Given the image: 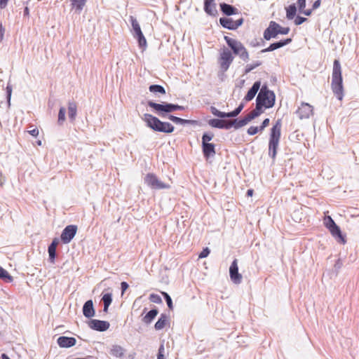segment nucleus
<instances>
[{
    "label": "nucleus",
    "mask_w": 359,
    "mask_h": 359,
    "mask_svg": "<svg viewBox=\"0 0 359 359\" xmlns=\"http://www.w3.org/2000/svg\"><path fill=\"white\" fill-rule=\"evenodd\" d=\"M332 90L338 100H341L344 97V87L341 76V67L339 60H335L333 63L332 74Z\"/></svg>",
    "instance_id": "f257e3e1"
},
{
    "label": "nucleus",
    "mask_w": 359,
    "mask_h": 359,
    "mask_svg": "<svg viewBox=\"0 0 359 359\" xmlns=\"http://www.w3.org/2000/svg\"><path fill=\"white\" fill-rule=\"evenodd\" d=\"M281 119H278L271 129L269 142V156L275 161L281 136Z\"/></svg>",
    "instance_id": "f03ea898"
},
{
    "label": "nucleus",
    "mask_w": 359,
    "mask_h": 359,
    "mask_svg": "<svg viewBox=\"0 0 359 359\" xmlns=\"http://www.w3.org/2000/svg\"><path fill=\"white\" fill-rule=\"evenodd\" d=\"M142 118L146 123L147 126L154 131L165 133H171L174 131L175 127L171 123L161 121L150 114H144Z\"/></svg>",
    "instance_id": "7ed1b4c3"
},
{
    "label": "nucleus",
    "mask_w": 359,
    "mask_h": 359,
    "mask_svg": "<svg viewBox=\"0 0 359 359\" xmlns=\"http://www.w3.org/2000/svg\"><path fill=\"white\" fill-rule=\"evenodd\" d=\"M275 93L268 89L266 85L262 86L256 99V104L261 107L271 108L275 104Z\"/></svg>",
    "instance_id": "20e7f679"
},
{
    "label": "nucleus",
    "mask_w": 359,
    "mask_h": 359,
    "mask_svg": "<svg viewBox=\"0 0 359 359\" xmlns=\"http://www.w3.org/2000/svg\"><path fill=\"white\" fill-rule=\"evenodd\" d=\"M149 107L154 109L155 112L161 117H165V114L173 112L176 110H184V107L178 104L163 102L162 104L156 103L153 101H148Z\"/></svg>",
    "instance_id": "39448f33"
},
{
    "label": "nucleus",
    "mask_w": 359,
    "mask_h": 359,
    "mask_svg": "<svg viewBox=\"0 0 359 359\" xmlns=\"http://www.w3.org/2000/svg\"><path fill=\"white\" fill-rule=\"evenodd\" d=\"M290 30L289 27H282L277 22L271 21L269 27L264 32V38L269 41L272 38H276L279 34H287Z\"/></svg>",
    "instance_id": "423d86ee"
},
{
    "label": "nucleus",
    "mask_w": 359,
    "mask_h": 359,
    "mask_svg": "<svg viewBox=\"0 0 359 359\" xmlns=\"http://www.w3.org/2000/svg\"><path fill=\"white\" fill-rule=\"evenodd\" d=\"M224 39L234 54L238 55L244 61H247L249 59V55L246 48L240 41L226 36H224Z\"/></svg>",
    "instance_id": "0eeeda50"
},
{
    "label": "nucleus",
    "mask_w": 359,
    "mask_h": 359,
    "mask_svg": "<svg viewBox=\"0 0 359 359\" xmlns=\"http://www.w3.org/2000/svg\"><path fill=\"white\" fill-rule=\"evenodd\" d=\"M130 20L133 27V36L137 40L139 46L145 48L147 47V40L141 30L139 22L133 16H130Z\"/></svg>",
    "instance_id": "6e6552de"
},
{
    "label": "nucleus",
    "mask_w": 359,
    "mask_h": 359,
    "mask_svg": "<svg viewBox=\"0 0 359 359\" xmlns=\"http://www.w3.org/2000/svg\"><path fill=\"white\" fill-rule=\"evenodd\" d=\"M144 182L153 189H169L170 185L161 182L156 175L148 173L144 177Z\"/></svg>",
    "instance_id": "1a4fd4ad"
},
{
    "label": "nucleus",
    "mask_w": 359,
    "mask_h": 359,
    "mask_svg": "<svg viewBox=\"0 0 359 359\" xmlns=\"http://www.w3.org/2000/svg\"><path fill=\"white\" fill-rule=\"evenodd\" d=\"M243 22V19L242 18L233 20L230 18H220L219 23L220 25L228 29L234 30L236 29L238 27H240Z\"/></svg>",
    "instance_id": "9d476101"
},
{
    "label": "nucleus",
    "mask_w": 359,
    "mask_h": 359,
    "mask_svg": "<svg viewBox=\"0 0 359 359\" xmlns=\"http://www.w3.org/2000/svg\"><path fill=\"white\" fill-rule=\"evenodd\" d=\"M77 231V226L76 225H68L62 231L60 238L62 241L67 244L75 236Z\"/></svg>",
    "instance_id": "9b49d317"
},
{
    "label": "nucleus",
    "mask_w": 359,
    "mask_h": 359,
    "mask_svg": "<svg viewBox=\"0 0 359 359\" xmlns=\"http://www.w3.org/2000/svg\"><path fill=\"white\" fill-rule=\"evenodd\" d=\"M229 276L232 282L240 284L242 282V275L238 272V260L235 259L229 267Z\"/></svg>",
    "instance_id": "f8f14e48"
},
{
    "label": "nucleus",
    "mask_w": 359,
    "mask_h": 359,
    "mask_svg": "<svg viewBox=\"0 0 359 359\" xmlns=\"http://www.w3.org/2000/svg\"><path fill=\"white\" fill-rule=\"evenodd\" d=\"M313 106L306 102H302L301 106L296 111V114L299 119H304L309 118L313 114Z\"/></svg>",
    "instance_id": "ddd939ff"
},
{
    "label": "nucleus",
    "mask_w": 359,
    "mask_h": 359,
    "mask_svg": "<svg viewBox=\"0 0 359 359\" xmlns=\"http://www.w3.org/2000/svg\"><path fill=\"white\" fill-rule=\"evenodd\" d=\"M220 60L221 68L224 71H226L229 69L231 63L233 62V57L231 51L229 49L225 48L221 53Z\"/></svg>",
    "instance_id": "4468645a"
},
{
    "label": "nucleus",
    "mask_w": 359,
    "mask_h": 359,
    "mask_svg": "<svg viewBox=\"0 0 359 359\" xmlns=\"http://www.w3.org/2000/svg\"><path fill=\"white\" fill-rule=\"evenodd\" d=\"M88 326L92 330L104 332L109 329L110 324L107 321L92 319L88 322Z\"/></svg>",
    "instance_id": "2eb2a0df"
},
{
    "label": "nucleus",
    "mask_w": 359,
    "mask_h": 359,
    "mask_svg": "<svg viewBox=\"0 0 359 359\" xmlns=\"http://www.w3.org/2000/svg\"><path fill=\"white\" fill-rule=\"evenodd\" d=\"M57 342L62 348H70L76 344V340L74 337L62 336L57 339Z\"/></svg>",
    "instance_id": "dca6fc26"
},
{
    "label": "nucleus",
    "mask_w": 359,
    "mask_h": 359,
    "mask_svg": "<svg viewBox=\"0 0 359 359\" xmlns=\"http://www.w3.org/2000/svg\"><path fill=\"white\" fill-rule=\"evenodd\" d=\"M83 314L87 318H90L95 316V309L93 302L91 299L86 301L83 306Z\"/></svg>",
    "instance_id": "f3484780"
},
{
    "label": "nucleus",
    "mask_w": 359,
    "mask_h": 359,
    "mask_svg": "<svg viewBox=\"0 0 359 359\" xmlns=\"http://www.w3.org/2000/svg\"><path fill=\"white\" fill-rule=\"evenodd\" d=\"M292 41L291 39H286L284 40H280L279 41L271 43L268 48L263 49L262 50V53L271 52L273 51L278 48H282L287 44H289Z\"/></svg>",
    "instance_id": "a211bd4d"
},
{
    "label": "nucleus",
    "mask_w": 359,
    "mask_h": 359,
    "mask_svg": "<svg viewBox=\"0 0 359 359\" xmlns=\"http://www.w3.org/2000/svg\"><path fill=\"white\" fill-rule=\"evenodd\" d=\"M261 83L260 81H256L254 83L252 86L250 88V89L248 90L247 95L245 96L244 100L246 102H249L252 100L257 93L258 92L259 88H260Z\"/></svg>",
    "instance_id": "6ab92c4d"
},
{
    "label": "nucleus",
    "mask_w": 359,
    "mask_h": 359,
    "mask_svg": "<svg viewBox=\"0 0 359 359\" xmlns=\"http://www.w3.org/2000/svg\"><path fill=\"white\" fill-rule=\"evenodd\" d=\"M202 149L203 155L206 158L215 154V145L212 143L202 144Z\"/></svg>",
    "instance_id": "aec40b11"
},
{
    "label": "nucleus",
    "mask_w": 359,
    "mask_h": 359,
    "mask_svg": "<svg viewBox=\"0 0 359 359\" xmlns=\"http://www.w3.org/2000/svg\"><path fill=\"white\" fill-rule=\"evenodd\" d=\"M204 11L210 15H215L217 13L215 0H205Z\"/></svg>",
    "instance_id": "412c9836"
},
{
    "label": "nucleus",
    "mask_w": 359,
    "mask_h": 359,
    "mask_svg": "<svg viewBox=\"0 0 359 359\" xmlns=\"http://www.w3.org/2000/svg\"><path fill=\"white\" fill-rule=\"evenodd\" d=\"M220 8L222 12L228 16L238 13V11L236 8L226 3L220 4Z\"/></svg>",
    "instance_id": "4be33fe9"
},
{
    "label": "nucleus",
    "mask_w": 359,
    "mask_h": 359,
    "mask_svg": "<svg viewBox=\"0 0 359 359\" xmlns=\"http://www.w3.org/2000/svg\"><path fill=\"white\" fill-rule=\"evenodd\" d=\"M329 231H330L332 236H334L336 239H338L339 241L341 242L342 243H346V240L342 235L339 226L335 224L334 226H332V228H330Z\"/></svg>",
    "instance_id": "5701e85b"
},
{
    "label": "nucleus",
    "mask_w": 359,
    "mask_h": 359,
    "mask_svg": "<svg viewBox=\"0 0 359 359\" xmlns=\"http://www.w3.org/2000/svg\"><path fill=\"white\" fill-rule=\"evenodd\" d=\"M113 356L121 358L124 355L125 349L119 345H113L109 351Z\"/></svg>",
    "instance_id": "b1692460"
},
{
    "label": "nucleus",
    "mask_w": 359,
    "mask_h": 359,
    "mask_svg": "<svg viewBox=\"0 0 359 359\" xmlns=\"http://www.w3.org/2000/svg\"><path fill=\"white\" fill-rule=\"evenodd\" d=\"M158 311L156 309H154L150 310L142 318L143 323L148 325L151 323V321L156 318L158 315Z\"/></svg>",
    "instance_id": "393cba45"
},
{
    "label": "nucleus",
    "mask_w": 359,
    "mask_h": 359,
    "mask_svg": "<svg viewBox=\"0 0 359 359\" xmlns=\"http://www.w3.org/2000/svg\"><path fill=\"white\" fill-rule=\"evenodd\" d=\"M168 318L166 314L162 313L161 315V317L158 318V320L154 325L155 329L156 330H161L163 328H164V327L165 326V325L168 323Z\"/></svg>",
    "instance_id": "a878e982"
},
{
    "label": "nucleus",
    "mask_w": 359,
    "mask_h": 359,
    "mask_svg": "<svg viewBox=\"0 0 359 359\" xmlns=\"http://www.w3.org/2000/svg\"><path fill=\"white\" fill-rule=\"evenodd\" d=\"M69 118L73 121L76 116V104L74 102H69L68 106Z\"/></svg>",
    "instance_id": "bb28decb"
},
{
    "label": "nucleus",
    "mask_w": 359,
    "mask_h": 359,
    "mask_svg": "<svg viewBox=\"0 0 359 359\" xmlns=\"http://www.w3.org/2000/svg\"><path fill=\"white\" fill-rule=\"evenodd\" d=\"M72 5L75 8L76 11L80 13L86 4V0H70Z\"/></svg>",
    "instance_id": "cd10ccee"
},
{
    "label": "nucleus",
    "mask_w": 359,
    "mask_h": 359,
    "mask_svg": "<svg viewBox=\"0 0 359 359\" xmlns=\"http://www.w3.org/2000/svg\"><path fill=\"white\" fill-rule=\"evenodd\" d=\"M297 13V7L294 4L290 5L286 8V17L288 20H292L294 18Z\"/></svg>",
    "instance_id": "c85d7f7f"
},
{
    "label": "nucleus",
    "mask_w": 359,
    "mask_h": 359,
    "mask_svg": "<svg viewBox=\"0 0 359 359\" xmlns=\"http://www.w3.org/2000/svg\"><path fill=\"white\" fill-rule=\"evenodd\" d=\"M262 112H263L262 109L256 104L255 109L254 110H252L251 112H250L246 116V117L248 118L249 121H251L252 119L259 116Z\"/></svg>",
    "instance_id": "c756f323"
},
{
    "label": "nucleus",
    "mask_w": 359,
    "mask_h": 359,
    "mask_svg": "<svg viewBox=\"0 0 359 359\" xmlns=\"http://www.w3.org/2000/svg\"><path fill=\"white\" fill-rule=\"evenodd\" d=\"M149 89L150 92L155 93V94H156V93H159V94H162V95L165 94V90L164 87L161 85H157V84L151 85L149 86Z\"/></svg>",
    "instance_id": "7c9ffc66"
},
{
    "label": "nucleus",
    "mask_w": 359,
    "mask_h": 359,
    "mask_svg": "<svg viewBox=\"0 0 359 359\" xmlns=\"http://www.w3.org/2000/svg\"><path fill=\"white\" fill-rule=\"evenodd\" d=\"M168 118L176 124L184 125V124L191 123L192 122V121H191V120L183 119V118H181L180 117H177V116H175L173 115H169L168 116Z\"/></svg>",
    "instance_id": "2f4dec72"
},
{
    "label": "nucleus",
    "mask_w": 359,
    "mask_h": 359,
    "mask_svg": "<svg viewBox=\"0 0 359 359\" xmlns=\"http://www.w3.org/2000/svg\"><path fill=\"white\" fill-rule=\"evenodd\" d=\"M224 121L222 119L212 118L208 121V124L212 128L223 129Z\"/></svg>",
    "instance_id": "473e14b6"
},
{
    "label": "nucleus",
    "mask_w": 359,
    "mask_h": 359,
    "mask_svg": "<svg viewBox=\"0 0 359 359\" xmlns=\"http://www.w3.org/2000/svg\"><path fill=\"white\" fill-rule=\"evenodd\" d=\"M233 122H234V128L238 129V128L247 125L250 121L248 119V118L246 116H245L243 118H242L241 120H238L236 118L233 119Z\"/></svg>",
    "instance_id": "72a5a7b5"
},
{
    "label": "nucleus",
    "mask_w": 359,
    "mask_h": 359,
    "mask_svg": "<svg viewBox=\"0 0 359 359\" xmlns=\"http://www.w3.org/2000/svg\"><path fill=\"white\" fill-rule=\"evenodd\" d=\"M233 122H234V128L238 129V128L247 125L250 121L248 119V118L246 116H245L243 118H242L241 120H238L236 118L233 119Z\"/></svg>",
    "instance_id": "f704fd0d"
},
{
    "label": "nucleus",
    "mask_w": 359,
    "mask_h": 359,
    "mask_svg": "<svg viewBox=\"0 0 359 359\" xmlns=\"http://www.w3.org/2000/svg\"><path fill=\"white\" fill-rule=\"evenodd\" d=\"M243 107L244 104L243 103L240 104L239 106L233 111L226 113V118L236 117L243 110Z\"/></svg>",
    "instance_id": "c9c22d12"
},
{
    "label": "nucleus",
    "mask_w": 359,
    "mask_h": 359,
    "mask_svg": "<svg viewBox=\"0 0 359 359\" xmlns=\"http://www.w3.org/2000/svg\"><path fill=\"white\" fill-rule=\"evenodd\" d=\"M0 278L6 280L7 282H11L13 277L9 275L8 271L0 266Z\"/></svg>",
    "instance_id": "e433bc0d"
},
{
    "label": "nucleus",
    "mask_w": 359,
    "mask_h": 359,
    "mask_svg": "<svg viewBox=\"0 0 359 359\" xmlns=\"http://www.w3.org/2000/svg\"><path fill=\"white\" fill-rule=\"evenodd\" d=\"M261 65H262V62L261 61H256V62H254L252 64L247 65L246 67H245V74H248L252 70H253L256 67L260 66Z\"/></svg>",
    "instance_id": "4c0bfd02"
},
{
    "label": "nucleus",
    "mask_w": 359,
    "mask_h": 359,
    "mask_svg": "<svg viewBox=\"0 0 359 359\" xmlns=\"http://www.w3.org/2000/svg\"><path fill=\"white\" fill-rule=\"evenodd\" d=\"M210 110L212 114L215 116H217L221 118H226V112L220 111L215 107H211Z\"/></svg>",
    "instance_id": "58836bf2"
},
{
    "label": "nucleus",
    "mask_w": 359,
    "mask_h": 359,
    "mask_svg": "<svg viewBox=\"0 0 359 359\" xmlns=\"http://www.w3.org/2000/svg\"><path fill=\"white\" fill-rule=\"evenodd\" d=\"M324 224L326 228L330 229V228H332V226H334L336 223L330 216H325L324 218Z\"/></svg>",
    "instance_id": "ea45409f"
},
{
    "label": "nucleus",
    "mask_w": 359,
    "mask_h": 359,
    "mask_svg": "<svg viewBox=\"0 0 359 359\" xmlns=\"http://www.w3.org/2000/svg\"><path fill=\"white\" fill-rule=\"evenodd\" d=\"M48 255H49V260L52 264L55 263V259L56 257V248H51L48 246Z\"/></svg>",
    "instance_id": "a19ab883"
},
{
    "label": "nucleus",
    "mask_w": 359,
    "mask_h": 359,
    "mask_svg": "<svg viewBox=\"0 0 359 359\" xmlns=\"http://www.w3.org/2000/svg\"><path fill=\"white\" fill-rule=\"evenodd\" d=\"M214 134L212 133H204L202 136V144L209 143L208 142L212 140Z\"/></svg>",
    "instance_id": "79ce46f5"
},
{
    "label": "nucleus",
    "mask_w": 359,
    "mask_h": 359,
    "mask_svg": "<svg viewBox=\"0 0 359 359\" xmlns=\"http://www.w3.org/2000/svg\"><path fill=\"white\" fill-rule=\"evenodd\" d=\"M65 113H66L65 108L63 107H61L59 110L58 120H57L58 123L60 125L62 124V123L65 120Z\"/></svg>",
    "instance_id": "37998d69"
},
{
    "label": "nucleus",
    "mask_w": 359,
    "mask_h": 359,
    "mask_svg": "<svg viewBox=\"0 0 359 359\" xmlns=\"http://www.w3.org/2000/svg\"><path fill=\"white\" fill-rule=\"evenodd\" d=\"M102 301L103 302L104 305H110L112 302V294L111 293H106L102 296Z\"/></svg>",
    "instance_id": "c03bdc74"
},
{
    "label": "nucleus",
    "mask_w": 359,
    "mask_h": 359,
    "mask_svg": "<svg viewBox=\"0 0 359 359\" xmlns=\"http://www.w3.org/2000/svg\"><path fill=\"white\" fill-rule=\"evenodd\" d=\"M170 309H173L172 301L170 296L165 292H161Z\"/></svg>",
    "instance_id": "a18cd8bd"
},
{
    "label": "nucleus",
    "mask_w": 359,
    "mask_h": 359,
    "mask_svg": "<svg viewBox=\"0 0 359 359\" xmlns=\"http://www.w3.org/2000/svg\"><path fill=\"white\" fill-rule=\"evenodd\" d=\"M149 299L151 302L156 303V304H160L162 302V299H161V297L156 294H150Z\"/></svg>",
    "instance_id": "49530a36"
},
{
    "label": "nucleus",
    "mask_w": 359,
    "mask_h": 359,
    "mask_svg": "<svg viewBox=\"0 0 359 359\" xmlns=\"http://www.w3.org/2000/svg\"><path fill=\"white\" fill-rule=\"evenodd\" d=\"M164 353H165V347H164L163 344H162L159 346L157 358L158 359H165V358L164 356Z\"/></svg>",
    "instance_id": "de8ad7c7"
},
{
    "label": "nucleus",
    "mask_w": 359,
    "mask_h": 359,
    "mask_svg": "<svg viewBox=\"0 0 359 359\" xmlns=\"http://www.w3.org/2000/svg\"><path fill=\"white\" fill-rule=\"evenodd\" d=\"M259 130V127H257V126H250L248 129V134L250 135H254L255 134H257Z\"/></svg>",
    "instance_id": "09e8293b"
},
{
    "label": "nucleus",
    "mask_w": 359,
    "mask_h": 359,
    "mask_svg": "<svg viewBox=\"0 0 359 359\" xmlns=\"http://www.w3.org/2000/svg\"><path fill=\"white\" fill-rule=\"evenodd\" d=\"M307 20V18L302 17V16H297V18L294 20V24L296 25H300L303 22H306Z\"/></svg>",
    "instance_id": "8fccbe9b"
},
{
    "label": "nucleus",
    "mask_w": 359,
    "mask_h": 359,
    "mask_svg": "<svg viewBox=\"0 0 359 359\" xmlns=\"http://www.w3.org/2000/svg\"><path fill=\"white\" fill-rule=\"evenodd\" d=\"M231 127H234V122L233 120L229 121H224L223 123V129H230Z\"/></svg>",
    "instance_id": "3c124183"
},
{
    "label": "nucleus",
    "mask_w": 359,
    "mask_h": 359,
    "mask_svg": "<svg viewBox=\"0 0 359 359\" xmlns=\"http://www.w3.org/2000/svg\"><path fill=\"white\" fill-rule=\"evenodd\" d=\"M297 4L299 12H303V10L306 7V0H297Z\"/></svg>",
    "instance_id": "603ef678"
},
{
    "label": "nucleus",
    "mask_w": 359,
    "mask_h": 359,
    "mask_svg": "<svg viewBox=\"0 0 359 359\" xmlns=\"http://www.w3.org/2000/svg\"><path fill=\"white\" fill-rule=\"evenodd\" d=\"M210 254V250L206 248H204L202 252L199 254V258H205Z\"/></svg>",
    "instance_id": "864d4df0"
},
{
    "label": "nucleus",
    "mask_w": 359,
    "mask_h": 359,
    "mask_svg": "<svg viewBox=\"0 0 359 359\" xmlns=\"http://www.w3.org/2000/svg\"><path fill=\"white\" fill-rule=\"evenodd\" d=\"M270 120L269 118H265L263 122L262 123V125L259 127V130L262 131L266 127H267L269 124Z\"/></svg>",
    "instance_id": "5fc2aeb1"
},
{
    "label": "nucleus",
    "mask_w": 359,
    "mask_h": 359,
    "mask_svg": "<svg viewBox=\"0 0 359 359\" xmlns=\"http://www.w3.org/2000/svg\"><path fill=\"white\" fill-rule=\"evenodd\" d=\"M6 93H7L8 102V104H10L11 97V93H12V87L9 85H8L6 87Z\"/></svg>",
    "instance_id": "6e6d98bb"
},
{
    "label": "nucleus",
    "mask_w": 359,
    "mask_h": 359,
    "mask_svg": "<svg viewBox=\"0 0 359 359\" xmlns=\"http://www.w3.org/2000/svg\"><path fill=\"white\" fill-rule=\"evenodd\" d=\"M121 287L123 294L125 292V291L128 288V284L126 282H122L121 283Z\"/></svg>",
    "instance_id": "4d7b16f0"
},
{
    "label": "nucleus",
    "mask_w": 359,
    "mask_h": 359,
    "mask_svg": "<svg viewBox=\"0 0 359 359\" xmlns=\"http://www.w3.org/2000/svg\"><path fill=\"white\" fill-rule=\"evenodd\" d=\"M5 29L3 27L2 25L0 23V41H1L4 36Z\"/></svg>",
    "instance_id": "13d9d810"
},
{
    "label": "nucleus",
    "mask_w": 359,
    "mask_h": 359,
    "mask_svg": "<svg viewBox=\"0 0 359 359\" xmlns=\"http://www.w3.org/2000/svg\"><path fill=\"white\" fill-rule=\"evenodd\" d=\"M29 133L34 137H36L39 135V130L37 128H34L29 131Z\"/></svg>",
    "instance_id": "bf43d9fd"
},
{
    "label": "nucleus",
    "mask_w": 359,
    "mask_h": 359,
    "mask_svg": "<svg viewBox=\"0 0 359 359\" xmlns=\"http://www.w3.org/2000/svg\"><path fill=\"white\" fill-rule=\"evenodd\" d=\"M58 239L57 238H54L53 241H52V243L50 244L49 247H51V248H57V245H58Z\"/></svg>",
    "instance_id": "052dcab7"
},
{
    "label": "nucleus",
    "mask_w": 359,
    "mask_h": 359,
    "mask_svg": "<svg viewBox=\"0 0 359 359\" xmlns=\"http://www.w3.org/2000/svg\"><path fill=\"white\" fill-rule=\"evenodd\" d=\"M8 0H0V8H5L7 6Z\"/></svg>",
    "instance_id": "680f3d73"
},
{
    "label": "nucleus",
    "mask_w": 359,
    "mask_h": 359,
    "mask_svg": "<svg viewBox=\"0 0 359 359\" xmlns=\"http://www.w3.org/2000/svg\"><path fill=\"white\" fill-rule=\"evenodd\" d=\"M341 266H342L341 262L339 259H338L334 264V268L336 270H339L341 267Z\"/></svg>",
    "instance_id": "e2e57ef3"
},
{
    "label": "nucleus",
    "mask_w": 359,
    "mask_h": 359,
    "mask_svg": "<svg viewBox=\"0 0 359 359\" xmlns=\"http://www.w3.org/2000/svg\"><path fill=\"white\" fill-rule=\"evenodd\" d=\"M320 0H316L313 4V9H316L320 6Z\"/></svg>",
    "instance_id": "0e129e2a"
},
{
    "label": "nucleus",
    "mask_w": 359,
    "mask_h": 359,
    "mask_svg": "<svg viewBox=\"0 0 359 359\" xmlns=\"http://www.w3.org/2000/svg\"><path fill=\"white\" fill-rule=\"evenodd\" d=\"M5 182V178L1 174H0V186H3Z\"/></svg>",
    "instance_id": "69168bd1"
},
{
    "label": "nucleus",
    "mask_w": 359,
    "mask_h": 359,
    "mask_svg": "<svg viewBox=\"0 0 359 359\" xmlns=\"http://www.w3.org/2000/svg\"><path fill=\"white\" fill-rule=\"evenodd\" d=\"M302 13H304V15L309 16L311 14V10H306V11H304V9L303 10V12H302Z\"/></svg>",
    "instance_id": "338daca9"
},
{
    "label": "nucleus",
    "mask_w": 359,
    "mask_h": 359,
    "mask_svg": "<svg viewBox=\"0 0 359 359\" xmlns=\"http://www.w3.org/2000/svg\"><path fill=\"white\" fill-rule=\"evenodd\" d=\"M2 359H11L6 353L1 355Z\"/></svg>",
    "instance_id": "774afa93"
}]
</instances>
